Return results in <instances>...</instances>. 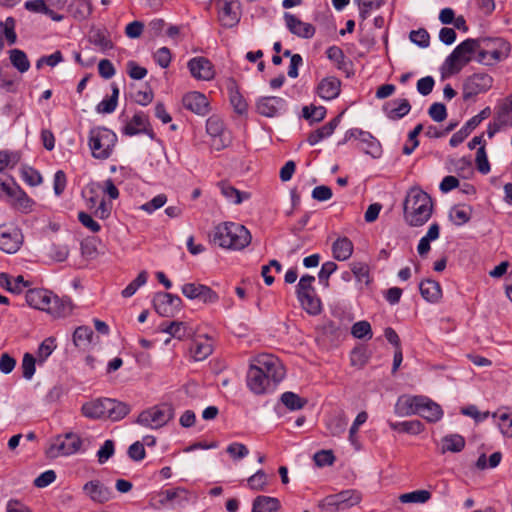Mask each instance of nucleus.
<instances>
[{
	"mask_svg": "<svg viewBox=\"0 0 512 512\" xmlns=\"http://www.w3.org/2000/svg\"><path fill=\"white\" fill-rule=\"evenodd\" d=\"M433 212L432 198L419 187L411 188L404 201V219L410 226L424 225Z\"/></svg>",
	"mask_w": 512,
	"mask_h": 512,
	"instance_id": "1",
	"label": "nucleus"
},
{
	"mask_svg": "<svg viewBox=\"0 0 512 512\" xmlns=\"http://www.w3.org/2000/svg\"><path fill=\"white\" fill-rule=\"evenodd\" d=\"M29 306L45 311L53 317H65L72 312V302L68 297L59 298L46 289H30L26 293Z\"/></svg>",
	"mask_w": 512,
	"mask_h": 512,
	"instance_id": "2",
	"label": "nucleus"
},
{
	"mask_svg": "<svg viewBox=\"0 0 512 512\" xmlns=\"http://www.w3.org/2000/svg\"><path fill=\"white\" fill-rule=\"evenodd\" d=\"M249 230L239 223L223 222L214 229L213 241L222 248L242 250L251 242Z\"/></svg>",
	"mask_w": 512,
	"mask_h": 512,
	"instance_id": "3",
	"label": "nucleus"
},
{
	"mask_svg": "<svg viewBox=\"0 0 512 512\" xmlns=\"http://www.w3.org/2000/svg\"><path fill=\"white\" fill-rule=\"evenodd\" d=\"M474 40L477 49L475 60L485 66H493L504 61L511 52L510 44L500 37H482Z\"/></svg>",
	"mask_w": 512,
	"mask_h": 512,
	"instance_id": "4",
	"label": "nucleus"
},
{
	"mask_svg": "<svg viewBox=\"0 0 512 512\" xmlns=\"http://www.w3.org/2000/svg\"><path fill=\"white\" fill-rule=\"evenodd\" d=\"M117 143V135L105 127H94L89 132V147L92 156L99 160L108 159Z\"/></svg>",
	"mask_w": 512,
	"mask_h": 512,
	"instance_id": "5",
	"label": "nucleus"
},
{
	"mask_svg": "<svg viewBox=\"0 0 512 512\" xmlns=\"http://www.w3.org/2000/svg\"><path fill=\"white\" fill-rule=\"evenodd\" d=\"M477 55L475 40L468 38L457 45L454 50L445 59L443 68L449 74H456L472 60V55Z\"/></svg>",
	"mask_w": 512,
	"mask_h": 512,
	"instance_id": "6",
	"label": "nucleus"
},
{
	"mask_svg": "<svg viewBox=\"0 0 512 512\" xmlns=\"http://www.w3.org/2000/svg\"><path fill=\"white\" fill-rule=\"evenodd\" d=\"M173 417V408L168 404H161L142 411L135 422L148 429H159L165 426Z\"/></svg>",
	"mask_w": 512,
	"mask_h": 512,
	"instance_id": "7",
	"label": "nucleus"
},
{
	"mask_svg": "<svg viewBox=\"0 0 512 512\" xmlns=\"http://www.w3.org/2000/svg\"><path fill=\"white\" fill-rule=\"evenodd\" d=\"M251 364L262 374L273 382L275 386L285 377V369L281 361L272 354H260L256 356Z\"/></svg>",
	"mask_w": 512,
	"mask_h": 512,
	"instance_id": "8",
	"label": "nucleus"
},
{
	"mask_svg": "<svg viewBox=\"0 0 512 512\" xmlns=\"http://www.w3.org/2000/svg\"><path fill=\"white\" fill-rule=\"evenodd\" d=\"M189 500V493L185 488L176 487L161 490L151 496L150 503L156 509L165 507L175 508Z\"/></svg>",
	"mask_w": 512,
	"mask_h": 512,
	"instance_id": "9",
	"label": "nucleus"
},
{
	"mask_svg": "<svg viewBox=\"0 0 512 512\" xmlns=\"http://www.w3.org/2000/svg\"><path fill=\"white\" fill-rule=\"evenodd\" d=\"M82 445L81 438L75 433L58 436L50 445L47 453L50 457L69 456L77 453Z\"/></svg>",
	"mask_w": 512,
	"mask_h": 512,
	"instance_id": "10",
	"label": "nucleus"
},
{
	"mask_svg": "<svg viewBox=\"0 0 512 512\" xmlns=\"http://www.w3.org/2000/svg\"><path fill=\"white\" fill-rule=\"evenodd\" d=\"M352 138H355L359 141V148L366 154H369L374 158L380 156L381 145L379 141L372 136L371 133L357 128L350 129L345 133L344 139L341 142H339V144H345Z\"/></svg>",
	"mask_w": 512,
	"mask_h": 512,
	"instance_id": "11",
	"label": "nucleus"
},
{
	"mask_svg": "<svg viewBox=\"0 0 512 512\" xmlns=\"http://www.w3.org/2000/svg\"><path fill=\"white\" fill-rule=\"evenodd\" d=\"M493 85V78L487 73H474L463 83V99L469 100L487 92Z\"/></svg>",
	"mask_w": 512,
	"mask_h": 512,
	"instance_id": "12",
	"label": "nucleus"
},
{
	"mask_svg": "<svg viewBox=\"0 0 512 512\" xmlns=\"http://www.w3.org/2000/svg\"><path fill=\"white\" fill-rule=\"evenodd\" d=\"M181 292L187 299L198 300L204 304H215L219 300V295L214 290L199 282L183 284Z\"/></svg>",
	"mask_w": 512,
	"mask_h": 512,
	"instance_id": "13",
	"label": "nucleus"
},
{
	"mask_svg": "<svg viewBox=\"0 0 512 512\" xmlns=\"http://www.w3.org/2000/svg\"><path fill=\"white\" fill-rule=\"evenodd\" d=\"M121 132L126 136L146 134L150 139H155V133L150 125L149 117L143 112H136L122 127Z\"/></svg>",
	"mask_w": 512,
	"mask_h": 512,
	"instance_id": "14",
	"label": "nucleus"
},
{
	"mask_svg": "<svg viewBox=\"0 0 512 512\" xmlns=\"http://www.w3.org/2000/svg\"><path fill=\"white\" fill-rule=\"evenodd\" d=\"M287 107V101L277 96H264L256 102V111L268 118L283 115L287 111Z\"/></svg>",
	"mask_w": 512,
	"mask_h": 512,
	"instance_id": "15",
	"label": "nucleus"
},
{
	"mask_svg": "<svg viewBox=\"0 0 512 512\" xmlns=\"http://www.w3.org/2000/svg\"><path fill=\"white\" fill-rule=\"evenodd\" d=\"M153 304L160 316L172 317L181 309L182 300L178 295L160 292L154 296Z\"/></svg>",
	"mask_w": 512,
	"mask_h": 512,
	"instance_id": "16",
	"label": "nucleus"
},
{
	"mask_svg": "<svg viewBox=\"0 0 512 512\" xmlns=\"http://www.w3.org/2000/svg\"><path fill=\"white\" fill-rule=\"evenodd\" d=\"M247 386L256 395L271 393L276 386L251 363L247 372Z\"/></svg>",
	"mask_w": 512,
	"mask_h": 512,
	"instance_id": "17",
	"label": "nucleus"
},
{
	"mask_svg": "<svg viewBox=\"0 0 512 512\" xmlns=\"http://www.w3.org/2000/svg\"><path fill=\"white\" fill-rule=\"evenodd\" d=\"M362 497L356 490H345L340 493L327 496L325 505L333 507L336 510H345L360 503Z\"/></svg>",
	"mask_w": 512,
	"mask_h": 512,
	"instance_id": "18",
	"label": "nucleus"
},
{
	"mask_svg": "<svg viewBox=\"0 0 512 512\" xmlns=\"http://www.w3.org/2000/svg\"><path fill=\"white\" fill-rule=\"evenodd\" d=\"M188 69L197 80L209 81L214 75V67L211 61L205 57H194L188 61Z\"/></svg>",
	"mask_w": 512,
	"mask_h": 512,
	"instance_id": "19",
	"label": "nucleus"
},
{
	"mask_svg": "<svg viewBox=\"0 0 512 512\" xmlns=\"http://www.w3.org/2000/svg\"><path fill=\"white\" fill-rule=\"evenodd\" d=\"M422 401H424L423 395H402L397 399L394 412L400 417L418 414Z\"/></svg>",
	"mask_w": 512,
	"mask_h": 512,
	"instance_id": "20",
	"label": "nucleus"
},
{
	"mask_svg": "<svg viewBox=\"0 0 512 512\" xmlns=\"http://www.w3.org/2000/svg\"><path fill=\"white\" fill-rule=\"evenodd\" d=\"M23 243V234L19 228L0 230V250L8 254L16 253Z\"/></svg>",
	"mask_w": 512,
	"mask_h": 512,
	"instance_id": "21",
	"label": "nucleus"
},
{
	"mask_svg": "<svg viewBox=\"0 0 512 512\" xmlns=\"http://www.w3.org/2000/svg\"><path fill=\"white\" fill-rule=\"evenodd\" d=\"M341 80L335 76H327L319 81L316 94L325 101L336 99L341 92Z\"/></svg>",
	"mask_w": 512,
	"mask_h": 512,
	"instance_id": "22",
	"label": "nucleus"
},
{
	"mask_svg": "<svg viewBox=\"0 0 512 512\" xmlns=\"http://www.w3.org/2000/svg\"><path fill=\"white\" fill-rule=\"evenodd\" d=\"M83 492L90 500L96 503H105L113 498L111 488L105 486L99 480H91L83 486Z\"/></svg>",
	"mask_w": 512,
	"mask_h": 512,
	"instance_id": "23",
	"label": "nucleus"
},
{
	"mask_svg": "<svg viewBox=\"0 0 512 512\" xmlns=\"http://www.w3.org/2000/svg\"><path fill=\"white\" fill-rule=\"evenodd\" d=\"M284 20L287 29L300 38L309 39L315 34V27L312 24L301 21L291 13H285Z\"/></svg>",
	"mask_w": 512,
	"mask_h": 512,
	"instance_id": "24",
	"label": "nucleus"
},
{
	"mask_svg": "<svg viewBox=\"0 0 512 512\" xmlns=\"http://www.w3.org/2000/svg\"><path fill=\"white\" fill-rule=\"evenodd\" d=\"M183 105L186 109L198 115H206L209 112V103L206 96L200 92H190L183 97Z\"/></svg>",
	"mask_w": 512,
	"mask_h": 512,
	"instance_id": "25",
	"label": "nucleus"
},
{
	"mask_svg": "<svg viewBox=\"0 0 512 512\" xmlns=\"http://www.w3.org/2000/svg\"><path fill=\"white\" fill-rule=\"evenodd\" d=\"M8 199L15 209L25 214L30 213L35 205L34 200L31 199L18 185L13 188V192L10 194Z\"/></svg>",
	"mask_w": 512,
	"mask_h": 512,
	"instance_id": "26",
	"label": "nucleus"
},
{
	"mask_svg": "<svg viewBox=\"0 0 512 512\" xmlns=\"http://www.w3.org/2000/svg\"><path fill=\"white\" fill-rule=\"evenodd\" d=\"M383 110L389 119L399 120L410 112L411 105L407 99H394L387 102Z\"/></svg>",
	"mask_w": 512,
	"mask_h": 512,
	"instance_id": "27",
	"label": "nucleus"
},
{
	"mask_svg": "<svg viewBox=\"0 0 512 512\" xmlns=\"http://www.w3.org/2000/svg\"><path fill=\"white\" fill-rule=\"evenodd\" d=\"M213 351V343L211 338L207 336H199L195 338L190 346V352L195 361L206 359Z\"/></svg>",
	"mask_w": 512,
	"mask_h": 512,
	"instance_id": "28",
	"label": "nucleus"
},
{
	"mask_svg": "<svg viewBox=\"0 0 512 512\" xmlns=\"http://www.w3.org/2000/svg\"><path fill=\"white\" fill-rule=\"evenodd\" d=\"M417 415H420L428 422L434 423L443 417V410L439 404L424 396V401H422Z\"/></svg>",
	"mask_w": 512,
	"mask_h": 512,
	"instance_id": "29",
	"label": "nucleus"
},
{
	"mask_svg": "<svg viewBox=\"0 0 512 512\" xmlns=\"http://www.w3.org/2000/svg\"><path fill=\"white\" fill-rule=\"evenodd\" d=\"M342 114H343V112L341 114H339L338 116H336L335 118H333L329 123L325 124L324 126L315 130L314 132L310 133V135L307 138L308 143L311 146H314V145L318 144L320 141H322L323 139L331 136L333 134L334 130L336 129V127L339 125Z\"/></svg>",
	"mask_w": 512,
	"mask_h": 512,
	"instance_id": "30",
	"label": "nucleus"
},
{
	"mask_svg": "<svg viewBox=\"0 0 512 512\" xmlns=\"http://www.w3.org/2000/svg\"><path fill=\"white\" fill-rule=\"evenodd\" d=\"M106 415L113 421L123 419L131 411V406L127 403L115 399L106 398Z\"/></svg>",
	"mask_w": 512,
	"mask_h": 512,
	"instance_id": "31",
	"label": "nucleus"
},
{
	"mask_svg": "<svg viewBox=\"0 0 512 512\" xmlns=\"http://www.w3.org/2000/svg\"><path fill=\"white\" fill-rule=\"evenodd\" d=\"M419 290L422 297L430 303H437L442 297L440 284L431 279L423 280L419 285Z\"/></svg>",
	"mask_w": 512,
	"mask_h": 512,
	"instance_id": "32",
	"label": "nucleus"
},
{
	"mask_svg": "<svg viewBox=\"0 0 512 512\" xmlns=\"http://www.w3.org/2000/svg\"><path fill=\"white\" fill-rule=\"evenodd\" d=\"M218 187L221 194L226 198L228 202L232 204L238 205L241 204L244 200L250 198V194L248 192L239 191L227 182H219Z\"/></svg>",
	"mask_w": 512,
	"mask_h": 512,
	"instance_id": "33",
	"label": "nucleus"
},
{
	"mask_svg": "<svg viewBox=\"0 0 512 512\" xmlns=\"http://www.w3.org/2000/svg\"><path fill=\"white\" fill-rule=\"evenodd\" d=\"M68 10L74 19L83 21L92 14L93 6L90 0H72Z\"/></svg>",
	"mask_w": 512,
	"mask_h": 512,
	"instance_id": "34",
	"label": "nucleus"
},
{
	"mask_svg": "<svg viewBox=\"0 0 512 512\" xmlns=\"http://www.w3.org/2000/svg\"><path fill=\"white\" fill-rule=\"evenodd\" d=\"M106 398L95 399L85 403L82 406V413L85 417L91 419H99L107 417L106 415Z\"/></svg>",
	"mask_w": 512,
	"mask_h": 512,
	"instance_id": "35",
	"label": "nucleus"
},
{
	"mask_svg": "<svg viewBox=\"0 0 512 512\" xmlns=\"http://www.w3.org/2000/svg\"><path fill=\"white\" fill-rule=\"evenodd\" d=\"M89 41L93 45L97 46L101 51H107L113 48L110 34L105 28L91 29Z\"/></svg>",
	"mask_w": 512,
	"mask_h": 512,
	"instance_id": "36",
	"label": "nucleus"
},
{
	"mask_svg": "<svg viewBox=\"0 0 512 512\" xmlns=\"http://www.w3.org/2000/svg\"><path fill=\"white\" fill-rule=\"evenodd\" d=\"M333 256L338 261H345L353 253V243L347 237L338 238L332 245Z\"/></svg>",
	"mask_w": 512,
	"mask_h": 512,
	"instance_id": "37",
	"label": "nucleus"
},
{
	"mask_svg": "<svg viewBox=\"0 0 512 512\" xmlns=\"http://www.w3.org/2000/svg\"><path fill=\"white\" fill-rule=\"evenodd\" d=\"M279 508L280 501L270 496H257L252 503V512H276Z\"/></svg>",
	"mask_w": 512,
	"mask_h": 512,
	"instance_id": "38",
	"label": "nucleus"
},
{
	"mask_svg": "<svg viewBox=\"0 0 512 512\" xmlns=\"http://www.w3.org/2000/svg\"><path fill=\"white\" fill-rule=\"evenodd\" d=\"M495 119L503 127L512 126V95L506 97L497 108Z\"/></svg>",
	"mask_w": 512,
	"mask_h": 512,
	"instance_id": "39",
	"label": "nucleus"
},
{
	"mask_svg": "<svg viewBox=\"0 0 512 512\" xmlns=\"http://www.w3.org/2000/svg\"><path fill=\"white\" fill-rule=\"evenodd\" d=\"M440 236V227L437 223H433L430 225L427 233L420 239L417 252L420 256H426L430 251V242L437 240Z\"/></svg>",
	"mask_w": 512,
	"mask_h": 512,
	"instance_id": "40",
	"label": "nucleus"
},
{
	"mask_svg": "<svg viewBox=\"0 0 512 512\" xmlns=\"http://www.w3.org/2000/svg\"><path fill=\"white\" fill-rule=\"evenodd\" d=\"M0 285L12 293H21L29 286V282L25 281L21 275L11 279L8 274L0 273Z\"/></svg>",
	"mask_w": 512,
	"mask_h": 512,
	"instance_id": "41",
	"label": "nucleus"
},
{
	"mask_svg": "<svg viewBox=\"0 0 512 512\" xmlns=\"http://www.w3.org/2000/svg\"><path fill=\"white\" fill-rule=\"evenodd\" d=\"M297 298L302 308L310 315H317L321 312V301L316 296L315 292H313L312 294L308 293L297 295Z\"/></svg>",
	"mask_w": 512,
	"mask_h": 512,
	"instance_id": "42",
	"label": "nucleus"
},
{
	"mask_svg": "<svg viewBox=\"0 0 512 512\" xmlns=\"http://www.w3.org/2000/svg\"><path fill=\"white\" fill-rule=\"evenodd\" d=\"M165 333L170 334L172 337L183 340L185 338H189L194 334V330L192 327L188 326L184 322H171L168 326L163 328L162 330Z\"/></svg>",
	"mask_w": 512,
	"mask_h": 512,
	"instance_id": "43",
	"label": "nucleus"
},
{
	"mask_svg": "<svg viewBox=\"0 0 512 512\" xmlns=\"http://www.w3.org/2000/svg\"><path fill=\"white\" fill-rule=\"evenodd\" d=\"M465 447V439L459 434H449L442 438L441 452L458 453Z\"/></svg>",
	"mask_w": 512,
	"mask_h": 512,
	"instance_id": "44",
	"label": "nucleus"
},
{
	"mask_svg": "<svg viewBox=\"0 0 512 512\" xmlns=\"http://www.w3.org/2000/svg\"><path fill=\"white\" fill-rule=\"evenodd\" d=\"M219 19L223 26L233 27L239 22V16L232 8V3L222 1L219 9Z\"/></svg>",
	"mask_w": 512,
	"mask_h": 512,
	"instance_id": "45",
	"label": "nucleus"
},
{
	"mask_svg": "<svg viewBox=\"0 0 512 512\" xmlns=\"http://www.w3.org/2000/svg\"><path fill=\"white\" fill-rule=\"evenodd\" d=\"M347 424L348 418L343 413L330 416L326 421V427L333 436L343 434L346 430Z\"/></svg>",
	"mask_w": 512,
	"mask_h": 512,
	"instance_id": "46",
	"label": "nucleus"
},
{
	"mask_svg": "<svg viewBox=\"0 0 512 512\" xmlns=\"http://www.w3.org/2000/svg\"><path fill=\"white\" fill-rule=\"evenodd\" d=\"M228 91L230 103L233 106L234 111L240 115L246 114L248 110V104L244 97L240 94L237 86L232 83L229 86Z\"/></svg>",
	"mask_w": 512,
	"mask_h": 512,
	"instance_id": "47",
	"label": "nucleus"
},
{
	"mask_svg": "<svg viewBox=\"0 0 512 512\" xmlns=\"http://www.w3.org/2000/svg\"><path fill=\"white\" fill-rule=\"evenodd\" d=\"M9 59L12 66L20 73H25L30 68V61L23 50L17 48L11 49L9 51Z\"/></svg>",
	"mask_w": 512,
	"mask_h": 512,
	"instance_id": "48",
	"label": "nucleus"
},
{
	"mask_svg": "<svg viewBox=\"0 0 512 512\" xmlns=\"http://www.w3.org/2000/svg\"><path fill=\"white\" fill-rule=\"evenodd\" d=\"M15 28L16 20L13 17H7L4 21H0V37L5 39L8 45H14L17 42Z\"/></svg>",
	"mask_w": 512,
	"mask_h": 512,
	"instance_id": "49",
	"label": "nucleus"
},
{
	"mask_svg": "<svg viewBox=\"0 0 512 512\" xmlns=\"http://www.w3.org/2000/svg\"><path fill=\"white\" fill-rule=\"evenodd\" d=\"M477 127V121L475 119H469L465 125L456 133L452 135L450 138V145L452 147H457L459 144H461L468 135Z\"/></svg>",
	"mask_w": 512,
	"mask_h": 512,
	"instance_id": "50",
	"label": "nucleus"
},
{
	"mask_svg": "<svg viewBox=\"0 0 512 512\" xmlns=\"http://www.w3.org/2000/svg\"><path fill=\"white\" fill-rule=\"evenodd\" d=\"M93 331L88 326H79L73 334V342L77 347L86 348L92 340Z\"/></svg>",
	"mask_w": 512,
	"mask_h": 512,
	"instance_id": "51",
	"label": "nucleus"
},
{
	"mask_svg": "<svg viewBox=\"0 0 512 512\" xmlns=\"http://www.w3.org/2000/svg\"><path fill=\"white\" fill-rule=\"evenodd\" d=\"M268 475L259 469L247 479V486L253 491H264L268 486Z\"/></svg>",
	"mask_w": 512,
	"mask_h": 512,
	"instance_id": "52",
	"label": "nucleus"
},
{
	"mask_svg": "<svg viewBox=\"0 0 512 512\" xmlns=\"http://www.w3.org/2000/svg\"><path fill=\"white\" fill-rule=\"evenodd\" d=\"M281 402L289 410H299L304 407L307 401L293 392H284L281 395Z\"/></svg>",
	"mask_w": 512,
	"mask_h": 512,
	"instance_id": "53",
	"label": "nucleus"
},
{
	"mask_svg": "<svg viewBox=\"0 0 512 512\" xmlns=\"http://www.w3.org/2000/svg\"><path fill=\"white\" fill-rule=\"evenodd\" d=\"M148 279V275L146 271H142L138 274L136 279H134L130 284H128L121 292L124 298H129L133 296L136 291L143 285L146 284Z\"/></svg>",
	"mask_w": 512,
	"mask_h": 512,
	"instance_id": "54",
	"label": "nucleus"
},
{
	"mask_svg": "<svg viewBox=\"0 0 512 512\" xmlns=\"http://www.w3.org/2000/svg\"><path fill=\"white\" fill-rule=\"evenodd\" d=\"M431 497L427 490H416L410 493L402 494L399 499L402 503H425Z\"/></svg>",
	"mask_w": 512,
	"mask_h": 512,
	"instance_id": "55",
	"label": "nucleus"
},
{
	"mask_svg": "<svg viewBox=\"0 0 512 512\" xmlns=\"http://www.w3.org/2000/svg\"><path fill=\"white\" fill-rule=\"evenodd\" d=\"M359 7V15L362 20L369 17L373 10L381 6V0H354Z\"/></svg>",
	"mask_w": 512,
	"mask_h": 512,
	"instance_id": "56",
	"label": "nucleus"
},
{
	"mask_svg": "<svg viewBox=\"0 0 512 512\" xmlns=\"http://www.w3.org/2000/svg\"><path fill=\"white\" fill-rule=\"evenodd\" d=\"M302 114L307 120L319 122L325 118L326 109L323 106H304Z\"/></svg>",
	"mask_w": 512,
	"mask_h": 512,
	"instance_id": "57",
	"label": "nucleus"
},
{
	"mask_svg": "<svg viewBox=\"0 0 512 512\" xmlns=\"http://www.w3.org/2000/svg\"><path fill=\"white\" fill-rule=\"evenodd\" d=\"M56 344L54 338H46L39 346L37 351V360L43 363L55 350Z\"/></svg>",
	"mask_w": 512,
	"mask_h": 512,
	"instance_id": "58",
	"label": "nucleus"
},
{
	"mask_svg": "<svg viewBox=\"0 0 512 512\" xmlns=\"http://www.w3.org/2000/svg\"><path fill=\"white\" fill-rule=\"evenodd\" d=\"M351 271L353 276L359 282H364L365 284H369V266L363 262H354L351 264Z\"/></svg>",
	"mask_w": 512,
	"mask_h": 512,
	"instance_id": "59",
	"label": "nucleus"
},
{
	"mask_svg": "<svg viewBox=\"0 0 512 512\" xmlns=\"http://www.w3.org/2000/svg\"><path fill=\"white\" fill-rule=\"evenodd\" d=\"M409 39L421 48H427L430 44L429 33L424 28L412 30L409 34Z\"/></svg>",
	"mask_w": 512,
	"mask_h": 512,
	"instance_id": "60",
	"label": "nucleus"
},
{
	"mask_svg": "<svg viewBox=\"0 0 512 512\" xmlns=\"http://www.w3.org/2000/svg\"><path fill=\"white\" fill-rule=\"evenodd\" d=\"M351 334L358 339L371 338L372 330L371 325L367 321H358L353 324L351 328Z\"/></svg>",
	"mask_w": 512,
	"mask_h": 512,
	"instance_id": "61",
	"label": "nucleus"
},
{
	"mask_svg": "<svg viewBox=\"0 0 512 512\" xmlns=\"http://www.w3.org/2000/svg\"><path fill=\"white\" fill-rule=\"evenodd\" d=\"M38 361L32 354L25 353L22 359V373L23 377L27 380L32 379L35 374V364Z\"/></svg>",
	"mask_w": 512,
	"mask_h": 512,
	"instance_id": "62",
	"label": "nucleus"
},
{
	"mask_svg": "<svg viewBox=\"0 0 512 512\" xmlns=\"http://www.w3.org/2000/svg\"><path fill=\"white\" fill-rule=\"evenodd\" d=\"M226 452L235 461L242 460L249 454L248 448L244 444L239 442H233L229 444L226 448Z\"/></svg>",
	"mask_w": 512,
	"mask_h": 512,
	"instance_id": "63",
	"label": "nucleus"
},
{
	"mask_svg": "<svg viewBox=\"0 0 512 512\" xmlns=\"http://www.w3.org/2000/svg\"><path fill=\"white\" fill-rule=\"evenodd\" d=\"M224 130L223 121L217 116H211L206 121V131L212 137L221 136Z\"/></svg>",
	"mask_w": 512,
	"mask_h": 512,
	"instance_id": "64",
	"label": "nucleus"
}]
</instances>
